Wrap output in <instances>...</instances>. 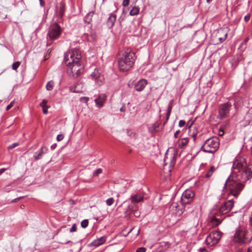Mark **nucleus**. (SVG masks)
Returning <instances> with one entry per match:
<instances>
[{
    "instance_id": "nucleus-1",
    "label": "nucleus",
    "mask_w": 252,
    "mask_h": 252,
    "mask_svg": "<svg viewBox=\"0 0 252 252\" xmlns=\"http://www.w3.org/2000/svg\"><path fill=\"white\" fill-rule=\"evenodd\" d=\"M232 174L225 182L223 189L226 187L230 193L237 197L244 187V183L252 177V164L246 166L245 158H236L233 161Z\"/></svg>"
},
{
    "instance_id": "nucleus-2",
    "label": "nucleus",
    "mask_w": 252,
    "mask_h": 252,
    "mask_svg": "<svg viewBox=\"0 0 252 252\" xmlns=\"http://www.w3.org/2000/svg\"><path fill=\"white\" fill-rule=\"evenodd\" d=\"M81 54L77 49L64 54L63 62L67 66V72L70 77L76 78L83 73L84 66L81 63Z\"/></svg>"
},
{
    "instance_id": "nucleus-3",
    "label": "nucleus",
    "mask_w": 252,
    "mask_h": 252,
    "mask_svg": "<svg viewBox=\"0 0 252 252\" xmlns=\"http://www.w3.org/2000/svg\"><path fill=\"white\" fill-rule=\"evenodd\" d=\"M234 205V202L232 199L225 202L220 207L219 209H212L210 212V225L212 227H217L221 223L224 218L221 216L229 213Z\"/></svg>"
},
{
    "instance_id": "nucleus-4",
    "label": "nucleus",
    "mask_w": 252,
    "mask_h": 252,
    "mask_svg": "<svg viewBox=\"0 0 252 252\" xmlns=\"http://www.w3.org/2000/svg\"><path fill=\"white\" fill-rule=\"evenodd\" d=\"M136 57L134 52L127 50L118 59V67L121 71L129 70L133 66Z\"/></svg>"
},
{
    "instance_id": "nucleus-5",
    "label": "nucleus",
    "mask_w": 252,
    "mask_h": 252,
    "mask_svg": "<svg viewBox=\"0 0 252 252\" xmlns=\"http://www.w3.org/2000/svg\"><path fill=\"white\" fill-rule=\"evenodd\" d=\"M248 232L243 227H238L232 238V243L237 245H242L244 244H249L252 241V236L249 238L247 236Z\"/></svg>"
},
{
    "instance_id": "nucleus-6",
    "label": "nucleus",
    "mask_w": 252,
    "mask_h": 252,
    "mask_svg": "<svg viewBox=\"0 0 252 252\" xmlns=\"http://www.w3.org/2000/svg\"><path fill=\"white\" fill-rule=\"evenodd\" d=\"M220 145L219 140L217 137H212L206 140L201 149L205 153H214L219 148Z\"/></svg>"
},
{
    "instance_id": "nucleus-7",
    "label": "nucleus",
    "mask_w": 252,
    "mask_h": 252,
    "mask_svg": "<svg viewBox=\"0 0 252 252\" xmlns=\"http://www.w3.org/2000/svg\"><path fill=\"white\" fill-rule=\"evenodd\" d=\"M62 32L61 27L57 24L54 23L51 25L48 29L47 39L48 42L47 45H50L51 43H49V41H53L58 39Z\"/></svg>"
},
{
    "instance_id": "nucleus-8",
    "label": "nucleus",
    "mask_w": 252,
    "mask_h": 252,
    "mask_svg": "<svg viewBox=\"0 0 252 252\" xmlns=\"http://www.w3.org/2000/svg\"><path fill=\"white\" fill-rule=\"evenodd\" d=\"M222 233L219 231L212 232L206 238V244L212 247L217 244L221 237Z\"/></svg>"
},
{
    "instance_id": "nucleus-9",
    "label": "nucleus",
    "mask_w": 252,
    "mask_h": 252,
    "mask_svg": "<svg viewBox=\"0 0 252 252\" xmlns=\"http://www.w3.org/2000/svg\"><path fill=\"white\" fill-rule=\"evenodd\" d=\"M194 197V192L191 189H187L182 194L180 203L183 206L189 204L193 201Z\"/></svg>"
},
{
    "instance_id": "nucleus-10",
    "label": "nucleus",
    "mask_w": 252,
    "mask_h": 252,
    "mask_svg": "<svg viewBox=\"0 0 252 252\" xmlns=\"http://www.w3.org/2000/svg\"><path fill=\"white\" fill-rule=\"evenodd\" d=\"M231 104L230 102H227L226 103L220 104L219 108V114L220 119H224L228 116Z\"/></svg>"
},
{
    "instance_id": "nucleus-11",
    "label": "nucleus",
    "mask_w": 252,
    "mask_h": 252,
    "mask_svg": "<svg viewBox=\"0 0 252 252\" xmlns=\"http://www.w3.org/2000/svg\"><path fill=\"white\" fill-rule=\"evenodd\" d=\"M200 211L199 209L193 210L188 215V219L193 226H196L199 223L200 217Z\"/></svg>"
},
{
    "instance_id": "nucleus-12",
    "label": "nucleus",
    "mask_w": 252,
    "mask_h": 252,
    "mask_svg": "<svg viewBox=\"0 0 252 252\" xmlns=\"http://www.w3.org/2000/svg\"><path fill=\"white\" fill-rule=\"evenodd\" d=\"M168 150L165 155L164 157V164L166 165L168 163V160H169V164L170 166H173L175 162L176 159V156L174 153H172L170 154L167 153Z\"/></svg>"
},
{
    "instance_id": "nucleus-13",
    "label": "nucleus",
    "mask_w": 252,
    "mask_h": 252,
    "mask_svg": "<svg viewBox=\"0 0 252 252\" xmlns=\"http://www.w3.org/2000/svg\"><path fill=\"white\" fill-rule=\"evenodd\" d=\"M185 206H180L177 203H173L170 207V209L174 210L178 216L182 215L185 211Z\"/></svg>"
},
{
    "instance_id": "nucleus-14",
    "label": "nucleus",
    "mask_w": 252,
    "mask_h": 252,
    "mask_svg": "<svg viewBox=\"0 0 252 252\" xmlns=\"http://www.w3.org/2000/svg\"><path fill=\"white\" fill-rule=\"evenodd\" d=\"M92 78L94 80L96 84L100 86L103 83V78L101 76L100 74L97 70H94V72L91 74Z\"/></svg>"
},
{
    "instance_id": "nucleus-15",
    "label": "nucleus",
    "mask_w": 252,
    "mask_h": 252,
    "mask_svg": "<svg viewBox=\"0 0 252 252\" xmlns=\"http://www.w3.org/2000/svg\"><path fill=\"white\" fill-rule=\"evenodd\" d=\"M130 199L131 200V204L130 205H131V206L135 207L136 205H135V203L140 202L143 200V196L140 194V193H137L134 195H131L130 197Z\"/></svg>"
},
{
    "instance_id": "nucleus-16",
    "label": "nucleus",
    "mask_w": 252,
    "mask_h": 252,
    "mask_svg": "<svg viewBox=\"0 0 252 252\" xmlns=\"http://www.w3.org/2000/svg\"><path fill=\"white\" fill-rule=\"evenodd\" d=\"M106 94H99L98 97L95 99L94 102L98 108H101L103 106L106 101Z\"/></svg>"
},
{
    "instance_id": "nucleus-17",
    "label": "nucleus",
    "mask_w": 252,
    "mask_h": 252,
    "mask_svg": "<svg viewBox=\"0 0 252 252\" xmlns=\"http://www.w3.org/2000/svg\"><path fill=\"white\" fill-rule=\"evenodd\" d=\"M90 32L88 33H84V36L87 38V40L90 42L94 41L96 38V35L92 29V25L88 26Z\"/></svg>"
},
{
    "instance_id": "nucleus-18",
    "label": "nucleus",
    "mask_w": 252,
    "mask_h": 252,
    "mask_svg": "<svg viewBox=\"0 0 252 252\" xmlns=\"http://www.w3.org/2000/svg\"><path fill=\"white\" fill-rule=\"evenodd\" d=\"M64 13V4L60 2L56 7V14L59 18H62Z\"/></svg>"
},
{
    "instance_id": "nucleus-19",
    "label": "nucleus",
    "mask_w": 252,
    "mask_h": 252,
    "mask_svg": "<svg viewBox=\"0 0 252 252\" xmlns=\"http://www.w3.org/2000/svg\"><path fill=\"white\" fill-rule=\"evenodd\" d=\"M147 84V81L145 79L140 80L135 85V90L138 92L142 91Z\"/></svg>"
},
{
    "instance_id": "nucleus-20",
    "label": "nucleus",
    "mask_w": 252,
    "mask_h": 252,
    "mask_svg": "<svg viewBox=\"0 0 252 252\" xmlns=\"http://www.w3.org/2000/svg\"><path fill=\"white\" fill-rule=\"evenodd\" d=\"M116 20V15L114 14L111 13L109 14V17L106 21V25L109 29H111L114 25Z\"/></svg>"
},
{
    "instance_id": "nucleus-21",
    "label": "nucleus",
    "mask_w": 252,
    "mask_h": 252,
    "mask_svg": "<svg viewBox=\"0 0 252 252\" xmlns=\"http://www.w3.org/2000/svg\"><path fill=\"white\" fill-rule=\"evenodd\" d=\"M244 122L245 124H244V126H245L249 125H252V107L247 112L245 116Z\"/></svg>"
},
{
    "instance_id": "nucleus-22",
    "label": "nucleus",
    "mask_w": 252,
    "mask_h": 252,
    "mask_svg": "<svg viewBox=\"0 0 252 252\" xmlns=\"http://www.w3.org/2000/svg\"><path fill=\"white\" fill-rule=\"evenodd\" d=\"M48 151V148L46 147H42L41 149L35 153L34 158L35 160H37L40 159L42 156L46 153Z\"/></svg>"
},
{
    "instance_id": "nucleus-23",
    "label": "nucleus",
    "mask_w": 252,
    "mask_h": 252,
    "mask_svg": "<svg viewBox=\"0 0 252 252\" xmlns=\"http://www.w3.org/2000/svg\"><path fill=\"white\" fill-rule=\"evenodd\" d=\"M106 240V237L103 236L101 237L100 238L97 239L94 241H93L90 245L93 246L95 247H98L100 246L101 245L104 244Z\"/></svg>"
},
{
    "instance_id": "nucleus-24",
    "label": "nucleus",
    "mask_w": 252,
    "mask_h": 252,
    "mask_svg": "<svg viewBox=\"0 0 252 252\" xmlns=\"http://www.w3.org/2000/svg\"><path fill=\"white\" fill-rule=\"evenodd\" d=\"M220 43L223 42L227 36V32L223 29H220L218 31V35H217Z\"/></svg>"
},
{
    "instance_id": "nucleus-25",
    "label": "nucleus",
    "mask_w": 252,
    "mask_h": 252,
    "mask_svg": "<svg viewBox=\"0 0 252 252\" xmlns=\"http://www.w3.org/2000/svg\"><path fill=\"white\" fill-rule=\"evenodd\" d=\"M137 206H135V207H133V206H131V205H128L127 207V211L128 213H133L135 216L138 217V213L137 212Z\"/></svg>"
},
{
    "instance_id": "nucleus-26",
    "label": "nucleus",
    "mask_w": 252,
    "mask_h": 252,
    "mask_svg": "<svg viewBox=\"0 0 252 252\" xmlns=\"http://www.w3.org/2000/svg\"><path fill=\"white\" fill-rule=\"evenodd\" d=\"M94 15L93 12L88 13L84 17V22L85 23L90 25L92 21V18Z\"/></svg>"
},
{
    "instance_id": "nucleus-27",
    "label": "nucleus",
    "mask_w": 252,
    "mask_h": 252,
    "mask_svg": "<svg viewBox=\"0 0 252 252\" xmlns=\"http://www.w3.org/2000/svg\"><path fill=\"white\" fill-rule=\"evenodd\" d=\"M249 40V37H247L245 39V40L241 43L239 47V49H240L242 52L244 51L247 48V43Z\"/></svg>"
},
{
    "instance_id": "nucleus-28",
    "label": "nucleus",
    "mask_w": 252,
    "mask_h": 252,
    "mask_svg": "<svg viewBox=\"0 0 252 252\" xmlns=\"http://www.w3.org/2000/svg\"><path fill=\"white\" fill-rule=\"evenodd\" d=\"M139 12V8L137 6L133 7L129 12V14L131 16L137 15Z\"/></svg>"
},
{
    "instance_id": "nucleus-29",
    "label": "nucleus",
    "mask_w": 252,
    "mask_h": 252,
    "mask_svg": "<svg viewBox=\"0 0 252 252\" xmlns=\"http://www.w3.org/2000/svg\"><path fill=\"white\" fill-rule=\"evenodd\" d=\"M189 140L188 138L182 139L179 144V147L181 148H184L188 143Z\"/></svg>"
},
{
    "instance_id": "nucleus-30",
    "label": "nucleus",
    "mask_w": 252,
    "mask_h": 252,
    "mask_svg": "<svg viewBox=\"0 0 252 252\" xmlns=\"http://www.w3.org/2000/svg\"><path fill=\"white\" fill-rule=\"evenodd\" d=\"M54 86V82L53 81H50L47 83L46 88L48 91H51L53 90Z\"/></svg>"
},
{
    "instance_id": "nucleus-31",
    "label": "nucleus",
    "mask_w": 252,
    "mask_h": 252,
    "mask_svg": "<svg viewBox=\"0 0 252 252\" xmlns=\"http://www.w3.org/2000/svg\"><path fill=\"white\" fill-rule=\"evenodd\" d=\"M88 224L89 222L88 220H84L81 221V225L82 227L85 228L88 226Z\"/></svg>"
},
{
    "instance_id": "nucleus-32",
    "label": "nucleus",
    "mask_w": 252,
    "mask_h": 252,
    "mask_svg": "<svg viewBox=\"0 0 252 252\" xmlns=\"http://www.w3.org/2000/svg\"><path fill=\"white\" fill-rule=\"evenodd\" d=\"M114 202V200L113 198L111 197L106 200V203L108 206H111L113 204Z\"/></svg>"
},
{
    "instance_id": "nucleus-33",
    "label": "nucleus",
    "mask_w": 252,
    "mask_h": 252,
    "mask_svg": "<svg viewBox=\"0 0 252 252\" xmlns=\"http://www.w3.org/2000/svg\"><path fill=\"white\" fill-rule=\"evenodd\" d=\"M20 65V63L19 62H14L12 64V69L13 70H16Z\"/></svg>"
},
{
    "instance_id": "nucleus-34",
    "label": "nucleus",
    "mask_w": 252,
    "mask_h": 252,
    "mask_svg": "<svg viewBox=\"0 0 252 252\" xmlns=\"http://www.w3.org/2000/svg\"><path fill=\"white\" fill-rule=\"evenodd\" d=\"M19 145V143L18 142L14 143L10 145H9L7 147L8 150H11Z\"/></svg>"
},
{
    "instance_id": "nucleus-35",
    "label": "nucleus",
    "mask_w": 252,
    "mask_h": 252,
    "mask_svg": "<svg viewBox=\"0 0 252 252\" xmlns=\"http://www.w3.org/2000/svg\"><path fill=\"white\" fill-rule=\"evenodd\" d=\"M89 100V98L88 97H81L80 98V101L83 103H85L86 104L88 103V101Z\"/></svg>"
},
{
    "instance_id": "nucleus-36",
    "label": "nucleus",
    "mask_w": 252,
    "mask_h": 252,
    "mask_svg": "<svg viewBox=\"0 0 252 252\" xmlns=\"http://www.w3.org/2000/svg\"><path fill=\"white\" fill-rule=\"evenodd\" d=\"M102 172V170L101 168L97 169L94 173V176H96Z\"/></svg>"
},
{
    "instance_id": "nucleus-37",
    "label": "nucleus",
    "mask_w": 252,
    "mask_h": 252,
    "mask_svg": "<svg viewBox=\"0 0 252 252\" xmlns=\"http://www.w3.org/2000/svg\"><path fill=\"white\" fill-rule=\"evenodd\" d=\"M15 103L14 101H12L9 105H8L6 108V110L8 111L10 110L14 105Z\"/></svg>"
},
{
    "instance_id": "nucleus-38",
    "label": "nucleus",
    "mask_w": 252,
    "mask_h": 252,
    "mask_svg": "<svg viewBox=\"0 0 252 252\" xmlns=\"http://www.w3.org/2000/svg\"><path fill=\"white\" fill-rule=\"evenodd\" d=\"M47 102V100H46L45 99H43L42 102L40 104V106L42 107L47 106H46Z\"/></svg>"
},
{
    "instance_id": "nucleus-39",
    "label": "nucleus",
    "mask_w": 252,
    "mask_h": 252,
    "mask_svg": "<svg viewBox=\"0 0 252 252\" xmlns=\"http://www.w3.org/2000/svg\"><path fill=\"white\" fill-rule=\"evenodd\" d=\"M77 230V228H76V224H73L71 227V228H70V230H69V232H75Z\"/></svg>"
},
{
    "instance_id": "nucleus-40",
    "label": "nucleus",
    "mask_w": 252,
    "mask_h": 252,
    "mask_svg": "<svg viewBox=\"0 0 252 252\" xmlns=\"http://www.w3.org/2000/svg\"><path fill=\"white\" fill-rule=\"evenodd\" d=\"M213 173L211 171H210V170H209L206 173V175H205V177L207 178H210L212 175H213Z\"/></svg>"
},
{
    "instance_id": "nucleus-41",
    "label": "nucleus",
    "mask_w": 252,
    "mask_h": 252,
    "mask_svg": "<svg viewBox=\"0 0 252 252\" xmlns=\"http://www.w3.org/2000/svg\"><path fill=\"white\" fill-rule=\"evenodd\" d=\"M129 3V0H124L123 1V5L124 7L127 6Z\"/></svg>"
},
{
    "instance_id": "nucleus-42",
    "label": "nucleus",
    "mask_w": 252,
    "mask_h": 252,
    "mask_svg": "<svg viewBox=\"0 0 252 252\" xmlns=\"http://www.w3.org/2000/svg\"><path fill=\"white\" fill-rule=\"evenodd\" d=\"M63 134H59L57 136V140L58 141H60L63 139Z\"/></svg>"
},
{
    "instance_id": "nucleus-43",
    "label": "nucleus",
    "mask_w": 252,
    "mask_h": 252,
    "mask_svg": "<svg viewBox=\"0 0 252 252\" xmlns=\"http://www.w3.org/2000/svg\"><path fill=\"white\" fill-rule=\"evenodd\" d=\"M146 249L144 247H140L137 249L136 252H145Z\"/></svg>"
},
{
    "instance_id": "nucleus-44",
    "label": "nucleus",
    "mask_w": 252,
    "mask_h": 252,
    "mask_svg": "<svg viewBox=\"0 0 252 252\" xmlns=\"http://www.w3.org/2000/svg\"><path fill=\"white\" fill-rule=\"evenodd\" d=\"M51 52V49H49L47 51L46 56H45V60H46L47 59H48L49 58Z\"/></svg>"
},
{
    "instance_id": "nucleus-45",
    "label": "nucleus",
    "mask_w": 252,
    "mask_h": 252,
    "mask_svg": "<svg viewBox=\"0 0 252 252\" xmlns=\"http://www.w3.org/2000/svg\"><path fill=\"white\" fill-rule=\"evenodd\" d=\"M186 124V122L184 120H180L179 122V126L180 127H183Z\"/></svg>"
},
{
    "instance_id": "nucleus-46",
    "label": "nucleus",
    "mask_w": 252,
    "mask_h": 252,
    "mask_svg": "<svg viewBox=\"0 0 252 252\" xmlns=\"http://www.w3.org/2000/svg\"><path fill=\"white\" fill-rule=\"evenodd\" d=\"M251 15L250 14H248L244 17V20L245 22H248L250 19Z\"/></svg>"
},
{
    "instance_id": "nucleus-47",
    "label": "nucleus",
    "mask_w": 252,
    "mask_h": 252,
    "mask_svg": "<svg viewBox=\"0 0 252 252\" xmlns=\"http://www.w3.org/2000/svg\"><path fill=\"white\" fill-rule=\"evenodd\" d=\"M196 135H197V132H193L192 133H190V135L193 138L194 141H195V140L196 139Z\"/></svg>"
},
{
    "instance_id": "nucleus-48",
    "label": "nucleus",
    "mask_w": 252,
    "mask_h": 252,
    "mask_svg": "<svg viewBox=\"0 0 252 252\" xmlns=\"http://www.w3.org/2000/svg\"><path fill=\"white\" fill-rule=\"evenodd\" d=\"M43 108V112L44 114H46L48 112V107L47 106H45V107H42Z\"/></svg>"
},
{
    "instance_id": "nucleus-49",
    "label": "nucleus",
    "mask_w": 252,
    "mask_h": 252,
    "mask_svg": "<svg viewBox=\"0 0 252 252\" xmlns=\"http://www.w3.org/2000/svg\"><path fill=\"white\" fill-rule=\"evenodd\" d=\"M171 110H172V105L170 104L168 107L167 112L171 113Z\"/></svg>"
},
{
    "instance_id": "nucleus-50",
    "label": "nucleus",
    "mask_w": 252,
    "mask_h": 252,
    "mask_svg": "<svg viewBox=\"0 0 252 252\" xmlns=\"http://www.w3.org/2000/svg\"><path fill=\"white\" fill-rule=\"evenodd\" d=\"M180 131L179 130H177L175 133H174V137L175 138H177V135L178 134L180 133Z\"/></svg>"
},
{
    "instance_id": "nucleus-51",
    "label": "nucleus",
    "mask_w": 252,
    "mask_h": 252,
    "mask_svg": "<svg viewBox=\"0 0 252 252\" xmlns=\"http://www.w3.org/2000/svg\"><path fill=\"white\" fill-rule=\"evenodd\" d=\"M6 169H7L6 168L0 169V175L2 174L3 173H4Z\"/></svg>"
},
{
    "instance_id": "nucleus-52",
    "label": "nucleus",
    "mask_w": 252,
    "mask_h": 252,
    "mask_svg": "<svg viewBox=\"0 0 252 252\" xmlns=\"http://www.w3.org/2000/svg\"><path fill=\"white\" fill-rule=\"evenodd\" d=\"M215 169H215V167H214V166H212L210 167V169H209V170H210V171H212V172L214 173V171H215Z\"/></svg>"
},
{
    "instance_id": "nucleus-53",
    "label": "nucleus",
    "mask_w": 252,
    "mask_h": 252,
    "mask_svg": "<svg viewBox=\"0 0 252 252\" xmlns=\"http://www.w3.org/2000/svg\"><path fill=\"white\" fill-rule=\"evenodd\" d=\"M40 2V5L41 6L43 7L44 6V2H43V0H39Z\"/></svg>"
},
{
    "instance_id": "nucleus-54",
    "label": "nucleus",
    "mask_w": 252,
    "mask_h": 252,
    "mask_svg": "<svg viewBox=\"0 0 252 252\" xmlns=\"http://www.w3.org/2000/svg\"><path fill=\"white\" fill-rule=\"evenodd\" d=\"M120 111L121 112H125L126 111V107L125 106H123L120 109Z\"/></svg>"
},
{
    "instance_id": "nucleus-55",
    "label": "nucleus",
    "mask_w": 252,
    "mask_h": 252,
    "mask_svg": "<svg viewBox=\"0 0 252 252\" xmlns=\"http://www.w3.org/2000/svg\"><path fill=\"white\" fill-rule=\"evenodd\" d=\"M56 147H57V144H53V145H52L51 146V148L52 149H55L56 148Z\"/></svg>"
},
{
    "instance_id": "nucleus-56",
    "label": "nucleus",
    "mask_w": 252,
    "mask_h": 252,
    "mask_svg": "<svg viewBox=\"0 0 252 252\" xmlns=\"http://www.w3.org/2000/svg\"><path fill=\"white\" fill-rule=\"evenodd\" d=\"M75 88H76V87ZM70 90L74 93H78L79 92V91L76 90V88H75L74 90H73V89H71Z\"/></svg>"
},
{
    "instance_id": "nucleus-57",
    "label": "nucleus",
    "mask_w": 252,
    "mask_h": 252,
    "mask_svg": "<svg viewBox=\"0 0 252 252\" xmlns=\"http://www.w3.org/2000/svg\"><path fill=\"white\" fill-rule=\"evenodd\" d=\"M18 200H19V198H15L14 199H13V200H12L11 202L13 203H15V202H16Z\"/></svg>"
},
{
    "instance_id": "nucleus-58",
    "label": "nucleus",
    "mask_w": 252,
    "mask_h": 252,
    "mask_svg": "<svg viewBox=\"0 0 252 252\" xmlns=\"http://www.w3.org/2000/svg\"><path fill=\"white\" fill-rule=\"evenodd\" d=\"M153 127H154V129L155 130H157V128L158 127V126H157L156 124H155L154 126H153Z\"/></svg>"
},
{
    "instance_id": "nucleus-59",
    "label": "nucleus",
    "mask_w": 252,
    "mask_h": 252,
    "mask_svg": "<svg viewBox=\"0 0 252 252\" xmlns=\"http://www.w3.org/2000/svg\"><path fill=\"white\" fill-rule=\"evenodd\" d=\"M171 113L170 112H167L166 114V117L169 118Z\"/></svg>"
},
{
    "instance_id": "nucleus-60",
    "label": "nucleus",
    "mask_w": 252,
    "mask_h": 252,
    "mask_svg": "<svg viewBox=\"0 0 252 252\" xmlns=\"http://www.w3.org/2000/svg\"><path fill=\"white\" fill-rule=\"evenodd\" d=\"M168 119H169V118H168V117H166V120H165V121L164 122V123H163V125H164L166 123V122L168 121Z\"/></svg>"
},
{
    "instance_id": "nucleus-61",
    "label": "nucleus",
    "mask_w": 252,
    "mask_h": 252,
    "mask_svg": "<svg viewBox=\"0 0 252 252\" xmlns=\"http://www.w3.org/2000/svg\"><path fill=\"white\" fill-rule=\"evenodd\" d=\"M247 252H252L251 248H249L247 250Z\"/></svg>"
},
{
    "instance_id": "nucleus-62",
    "label": "nucleus",
    "mask_w": 252,
    "mask_h": 252,
    "mask_svg": "<svg viewBox=\"0 0 252 252\" xmlns=\"http://www.w3.org/2000/svg\"><path fill=\"white\" fill-rule=\"evenodd\" d=\"M72 243V242H71L70 241H67V242H66L64 243V244H68V243Z\"/></svg>"
},
{
    "instance_id": "nucleus-63",
    "label": "nucleus",
    "mask_w": 252,
    "mask_h": 252,
    "mask_svg": "<svg viewBox=\"0 0 252 252\" xmlns=\"http://www.w3.org/2000/svg\"><path fill=\"white\" fill-rule=\"evenodd\" d=\"M24 197L23 196H20V197H17V198H19V200L22 198H23Z\"/></svg>"
},
{
    "instance_id": "nucleus-64",
    "label": "nucleus",
    "mask_w": 252,
    "mask_h": 252,
    "mask_svg": "<svg viewBox=\"0 0 252 252\" xmlns=\"http://www.w3.org/2000/svg\"><path fill=\"white\" fill-rule=\"evenodd\" d=\"M212 0H206L207 2L209 3L210 2H211Z\"/></svg>"
}]
</instances>
